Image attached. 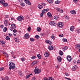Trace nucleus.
I'll return each instance as SVG.
<instances>
[{
  "label": "nucleus",
  "instance_id": "obj_35",
  "mask_svg": "<svg viewBox=\"0 0 80 80\" xmlns=\"http://www.w3.org/2000/svg\"><path fill=\"white\" fill-rule=\"evenodd\" d=\"M60 1H56L55 2L56 4H59L60 3Z\"/></svg>",
  "mask_w": 80,
  "mask_h": 80
},
{
  "label": "nucleus",
  "instance_id": "obj_46",
  "mask_svg": "<svg viewBox=\"0 0 80 80\" xmlns=\"http://www.w3.org/2000/svg\"><path fill=\"white\" fill-rule=\"evenodd\" d=\"M40 16L41 17H43V14L42 13V12L40 14Z\"/></svg>",
  "mask_w": 80,
  "mask_h": 80
},
{
  "label": "nucleus",
  "instance_id": "obj_37",
  "mask_svg": "<svg viewBox=\"0 0 80 80\" xmlns=\"http://www.w3.org/2000/svg\"><path fill=\"white\" fill-rule=\"evenodd\" d=\"M6 39L7 40H10V37L8 36H7L6 38Z\"/></svg>",
  "mask_w": 80,
  "mask_h": 80
},
{
  "label": "nucleus",
  "instance_id": "obj_20",
  "mask_svg": "<svg viewBox=\"0 0 80 80\" xmlns=\"http://www.w3.org/2000/svg\"><path fill=\"white\" fill-rule=\"evenodd\" d=\"M38 8H39V9H41V8H42L43 7L40 4L38 5Z\"/></svg>",
  "mask_w": 80,
  "mask_h": 80
},
{
  "label": "nucleus",
  "instance_id": "obj_33",
  "mask_svg": "<svg viewBox=\"0 0 80 80\" xmlns=\"http://www.w3.org/2000/svg\"><path fill=\"white\" fill-rule=\"evenodd\" d=\"M37 57L39 59H40L41 58V56L40 55V54H38L37 55Z\"/></svg>",
  "mask_w": 80,
  "mask_h": 80
},
{
  "label": "nucleus",
  "instance_id": "obj_11",
  "mask_svg": "<svg viewBox=\"0 0 80 80\" xmlns=\"http://www.w3.org/2000/svg\"><path fill=\"white\" fill-rule=\"evenodd\" d=\"M24 1L26 4H28V5H31V3H30V2L28 0H24Z\"/></svg>",
  "mask_w": 80,
  "mask_h": 80
},
{
  "label": "nucleus",
  "instance_id": "obj_22",
  "mask_svg": "<svg viewBox=\"0 0 80 80\" xmlns=\"http://www.w3.org/2000/svg\"><path fill=\"white\" fill-rule=\"evenodd\" d=\"M49 50H53V47L52 46H50L48 48Z\"/></svg>",
  "mask_w": 80,
  "mask_h": 80
},
{
  "label": "nucleus",
  "instance_id": "obj_59",
  "mask_svg": "<svg viewBox=\"0 0 80 80\" xmlns=\"http://www.w3.org/2000/svg\"><path fill=\"white\" fill-rule=\"evenodd\" d=\"M21 60L22 61H25V58H21Z\"/></svg>",
  "mask_w": 80,
  "mask_h": 80
},
{
  "label": "nucleus",
  "instance_id": "obj_54",
  "mask_svg": "<svg viewBox=\"0 0 80 80\" xmlns=\"http://www.w3.org/2000/svg\"><path fill=\"white\" fill-rule=\"evenodd\" d=\"M73 2H74V3H77L78 2V0H73Z\"/></svg>",
  "mask_w": 80,
  "mask_h": 80
},
{
  "label": "nucleus",
  "instance_id": "obj_45",
  "mask_svg": "<svg viewBox=\"0 0 80 80\" xmlns=\"http://www.w3.org/2000/svg\"><path fill=\"white\" fill-rule=\"evenodd\" d=\"M63 36V35L62 34H60L59 35V36L60 37H62Z\"/></svg>",
  "mask_w": 80,
  "mask_h": 80
},
{
  "label": "nucleus",
  "instance_id": "obj_48",
  "mask_svg": "<svg viewBox=\"0 0 80 80\" xmlns=\"http://www.w3.org/2000/svg\"><path fill=\"white\" fill-rule=\"evenodd\" d=\"M55 67L56 69H59V68H60V67H59V66H56Z\"/></svg>",
  "mask_w": 80,
  "mask_h": 80
},
{
  "label": "nucleus",
  "instance_id": "obj_57",
  "mask_svg": "<svg viewBox=\"0 0 80 80\" xmlns=\"http://www.w3.org/2000/svg\"><path fill=\"white\" fill-rule=\"evenodd\" d=\"M0 28H3V25H1L0 26Z\"/></svg>",
  "mask_w": 80,
  "mask_h": 80
},
{
  "label": "nucleus",
  "instance_id": "obj_27",
  "mask_svg": "<svg viewBox=\"0 0 80 80\" xmlns=\"http://www.w3.org/2000/svg\"><path fill=\"white\" fill-rule=\"evenodd\" d=\"M59 52L60 55H63V52L62 51L60 50Z\"/></svg>",
  "mask_w": 80,
  "mask_h": 80
},
{
  "label": "nucleus",
  "instance_id": "obj_12",
  "mask_svg": "<svg viewBox=\"0 0 80 80\" xmlns=\"http://www.w3.org/2000/svg\"><path fill=\"white\" fill-rule=\"evenodd\" d=\"M24 37H25V38L27 39L28 38H29V37H30V36L29 35V34L27 33V34H26L25 35Z\"/></svg>",
  "mask_w": 80,
  "mask_h": 80
},
{
  "label": "nucleus",
  "instance_id": "obj_30",
  "mask_svg": "<svg viewBox=\"0 0 80 80\" xmlns=\"http://www.w3.org/2000/svg\"><path fill=\"white\" fill-rule=\"evenodd\" d=\"M76 31L78 33H80V29H77Z\"/></svg>",
  "mask_w": 80,
  "mask_h": 80
},
{
  "label": "nucleus",
  "instance_id": "obj_6",
  "mask_svg": "<svg viewBox=\"0 0 80 80\" xmlns=\"http://www.w3.org/2000/svg\"><path fill=\"white\" fill-rule=\"evenodd\" d=\"M44 80H54V79L51 77H49L48 79L45 77L44 78Z\"/></svg>",
  "mask_w": 80,
  "mask_h": 80
},
{
  "label": "nucleus",
  "instance_id": "obj_15",
  "mask_svg": "<svg viewBox=\"0 0 80 80\" xmlns=\"http://www.w3.org/2000/svg\"><path fill=\"white\" fill-rule=\"evenodd\" d=\"M37 61H33L31 65L32 66L34 65H35V64H37Z\"/></svg>",
  "mask_w": 80,
  "mask_h": 80
},
{
  "label": "nucleus",
  "instance_id": "obj_36",
  "mask_svg": "<svg viewBox=\"0 0 80 80\" xmlns=\"http://www.w3.org/2000/svg\"><path fill=\"white\" fill-rule=\"evenodd\" d=\"M76 46L78 48H80V45L79 44H78L76 45Z\"/></svg>",
  "mask_w": 80,
  "mask_h": 80
},
{
  "label": "nucleus",
  "instance_id": "obj_17",
  "mask_svg": "<svg viewBox=\"0 0 80 80\" xmlns=\"http://www.w3.org/2000/svg\"><path fill=\"white\" fill-rule=\"evenodd\" d=\"M68 49V47L67 46H65L62 47V50L63 51H65L66 50H67Z\"/></svg>",
  "mask_w": 80,
  "mask_h": 80
},
{
  "label": "nucleus",
  "instance_id": "obj_40",
  "mask_svg": "<svg viewBox=\"0 0 80 80\" xmlns=\"http://www.w3.org/2000/svg\"><path fill=\"white\" fill-rule=\"evenodd\" d=\"M41 4L43 6H45L46 5V4H45V2H43L41 3Z\"/></svg>",
  "mask_w": 80,
  "mask_h": 80
},
{
  "label": "nucleus",
  "instance_id": "obj_26",
  "mask_svg": "<svg viewBox=\"0 0 80 80\" xmlns=\"http://www.w3.org/2000/svg\"><path fill=\"white\" fill-rule=\"evenodd\" d=\"M0 2L2 4H3L5 3V0H0Z\"/></svg>",
  "mask_w": 80,
  "mask_h": 80
},
{
  "label": "nucleus",
  "instance_id": "obj_50",
  "mask_svg": "<svg viewBox=\"0 0 80 80\" xmlns=\"http://www.w3.org/2000/svg\"><path fill=\"white\" fill-rule=\"evenodd\" d=\"M4 69V68H0V71H2Z\"/></svg>",
  "mask_w": 80,
  "mask_h": 80
},
{
  "label": "nucleus",
  "instance_id": "obj_7",
  "mask_svg": "<svg viewBox=\"0 0 80 80\" xmlns=\"http://www.w3.org/2000/svg\"><path fill=\"white\" fill-rule=\"evenodd\" d=\"M56 9L57 10V11L59 12H60L61 13H63V11L62 10V9H60L58 8H56Z\"/></svg>",
  "mask_w": 80,
  "mask_h": 80
},
{
  "label": "nucleus",
  "instance_id": "obj_44",
  "mask_svg": "<svg viewBox=\"0 0 80 80\" xmlns=\"http://www.w3.org/2000/svg\"><path fill=\"white\" fill-rule=\"evenodd\" d=\"M28 32H30V30H31V28L29 27V28H28L27 29Z\"/></svg>",
  "mask_w": 80,
  "mask_h": 80
},
{
  "label": "nucleus",
  "instance_id": "obj_42",
  "mask_svg": "<svg viewBox=\"0 0 80 80\" xmlns=\"http://www.w3.org/2000/svg\"><path fill=\"white\" fill-rule=\"evenodd\" d=\"M8 36L9 37H12V34H11V33H9L8 34Z\"/></svg>",
  "mask_w": 80,
  "mask_h": 80
},
{
  "label": "nucleus",
  "instance_id": "obj_43",
  "mask_svg": "<svg viewBox=\"0 0 80 80\" xmlns=\"http://www.w3.org/2000/svg\"><path fill=\"white\" fill-rule=\"evenodd\" d=\"M3 3L5 7H7V6H8V4H7V3H5V2H4Z\"/></svg>",
  "mask_w": 80,
  "mask_h": 80
},
{
  "label": "nucleus",
  "instance_id": "obj_25",
  "mask_svg": "<svg viewBox=\"0 0 80 80\" xmlns=\"http://www.w3.org/2000/svg\"><path fill=\"white\" fill-rule=\"evenodd\" d=\"M20 5L22 7H24V6H25V3L23 2H21L20 3Z\"/></svg>",
  "mask_w": 80,
  "mask_h": 80
},
{
  "label": "nucleus",
  "instance_id": "obj_28",
  "mask_svg": "<svg viewBox=\"0 0 80 80\" xmlns=\"http://www.w3.org/2000/svg\"><path fill=\"white\" fill-rule=\"evenodd\" d=\"M47 1L48 3H53V0H47Z\"/></svg>",
  "mask_w": 80,
  "mask_h": 80
},
{
  "label": "nucleus",
  "instance_id": "obj_60",
  "mask_svg": "<svg viewBox=\"0 0 80 80\" xmlns=\"http://www.w3.org/2000/svg\"><path fill=\"white\" fill-rule=\"evenodd\" d=\"M77 62L78 63H80V60H78L77 61Z\"/></svg>",
  "mask_w": 80,
  "mask_h": 80
},
{
  "label": "nucleus",
  "instance_id": "obj_9",
  "mask_svg": "<svg viewBox=\"0 0 80 80\" xmlns=\"http://www.w3.org/2000/svg\"><path fill=\"white\" fill-rule=\"evenodd\" d=\"M78 68V67H77V66H76V65L74 66L72 68V70H73V71H75V70H76Z\"/></svg>",
  "mask_w": 80,
  "mask_h": 80
},
{
  "label": "nucleus",
  "instance_id": "obj_10",
  "mask_svg": "<svg viewBox=\"0 0 80 80\" xmlns=\"http://www.w3.org/2000/svg\"><path fill=\"white\" fill-rule=\"evenodd\" d=\"M49 10V9L47 8L46 9H44L42 11V13H46L47 11H48Z\"/></svg>",
  "mask_w": 80,
  "mask_h": 80
},
{
  "label": "nucleus",
  "instance_id": "obj_5",
  "mask_svg": "<svg viewBox=\"0 0 80 80\" xmlns=\"http://www.w3.org/2000/svg\"><path fill=\"white\" fill-rule=\"evenodd\" d=\"M67 59L68 62H71L72 61V57L68 55L67 57Z\"/></svg>",
  "mask_w": 80,
  "mask_h": 80
},
{
  "label": "nucleus",
  "instance_id": "obj_13",
  "mask_svg": "<svg viewBox=\"0 0 80 80\" xmlns=\"http://www.w3.org/2000/svg\"><path fill=\"white\" fill-rule=\"evenodd\" d=\"M57 59L59 62H61L62 61V58L60 56H58L57 58Z\"/></svg>",
  "mask_w": 80,
  "mask_h": 80
},
{
  "label": "nucleus",
  "instance_id": "obj_53",
  "mask_svg": "<svg viewBox=\"0 0 80 80\" xmlns=\"http://www.w3.org/2000/svg\"><path fill=\"white\" fill-rule=\"evenodd\" d=\"M51 38H52V39H53V40L55 39V38H54V36H53V35L52 36Z\"/></svg>",
  "mask_w": 80,
  "mask_h": 80
},
{
  "label": "nucleus",
  "instance_id": "obj_34",
  "mask_svg": "<svg viewBox=\"0 0 80 80\" xmlns=\"http://www.w3.org/2000/svg\"><path fill=\"white\" fill-rule=\"evenodd\" d=\"M35 37L36 38H37V39H38V38H40V36H39L38 35H36Z\"/></svg>",
  "mask_w": 80,
  "mask_h": 80
},
{
  "label": "nucleus",
  "instance_id": "obj_39",
  "mask_svg": "<svg viewBox=\"0 0 80 80\" xmlns=\"http://www.w3.org/2000/svg\"><path fill=\"white\" fill-rule=\"evenodd\" d=\"M48 43L50 45H51V44H52V42H51V41L48 40Z\"/></svg>",
  "mask_w": 80,
  "mask_h": 80
},
{
  "label": "nucleus",
  "instance_id": "obj_62",
  "mask_svg": "<svg viewBox=\"0 0 80 80\" xmlns=\"http://www.w3.org/2000/svg\"><path fill=\"white\" fill-rule=\"evenodd\" d=\"M14 52H11V55H14Z\"/></svg>",
  "mask_w": 80,
  "mask_h": 80
},
{
  "label": "nucleus",
  "instance_id": "obj_61",
  "mask_svg": "<svg viewBox=\"0 0 80 80\" xmlns=\"http://www.w3.org/2000/svg\"><path fill=\"white\" fill-rule=\"evenodd\" d=\"M45 42L46 43H48V40H46L45 41Z\"/></svg>",
  "mask_w": 80,
  "mask_h": 80
},
{
  "label": "nucleus",
  "instance_id": "obj_41",
  "mask_svg": "<svg viewBox=\"0 0 80 80\" xmlns=\"http://www.w3.org/2000/svg\"><path fill=\"white\" fill-rule=\"evenodd\" d=\"M4 55L5 56V57H8V54H7V53H5L4 52Z\"/></svg>",
  "mask_w": 80,
  "mask_h": 80
},
{
  "label": "nucleus",
  "instance_id": "obj_14",
  "mask_svg": "<svg viewBox=\"0 0 80 80\" xmlns=\"http://www.w3.org/2000/svg\"><path fill=\"white\" fill-rule=\"evenodd\" d=\"M70 13L72 14H73L74 15H75L76 14V12L74 10H72L70 11Z\"/></svg>",
  "mask_w": 80,
  "mask_h": 80
},
{
  "label": "nucleus",
  "instance_id": "obj_16",
  "mask_svg": "<svg viewBox=\"0 0 80 80\" xmlns=\"http://www.w3.org/2000/svg\"><path fill=\"white\" fill-rule=\"evenodd\" d=\"M44 55L45 57H49V53L48 52H45L44 53Z\"/></svg>",
  "mask_w": 80,
  "mask_h": 80
},
{
  "label": "nucleus",
  "instance_id": "obj_52",
  "mask_svg": "<svg viewBox=\"0 0 80 80\" xmlns=\"http://www.w3.org/2000/svg\"><path fill=\"white\" fill-rule=\"evenodd\" d=\"M65 18H66V19L68 20H69V18L67 16H66V17H65Z\"/></svg>",
  "mask_w": 80,
  "mask_h": 80
},
{
  "label": "nucleus",
  "instance_id": "obj_64",
  "mask_svg": "<svg viewBox=\"0 0 80 80\" xmlns=\"http://www.w3.org/2000/svg\"><path fill=\"white\" fill-rule=\"evenodd\" d=\"M7 23V20H5L4 23Z\"/></svg>",
  "mask_w": 80,
  "mask_h": 80
},
{
  "label": "nucleus",
  "instance_id": "obj_51",
  "mask_svg": "<svg viewBox=\"0 0 80 80\" xmlns=\"http://www.w3.org/2000/svg\"><path fill=\"white\" fill-rule=\"evenodd\" d=\"M65 75H66V76H69V74L68 73H65Z\"/></svg>",
  "mask_w": 80,
  "mask_h": 80
},
{
  "label": "nucleus",
  "instance_id": "obj_4",
  "mask_svg": "<svg viewBox=\"0 0 80 80\" xmlns=\"http://www.w3.org/2000/svg\"><path fill=\"white\" fill-rule=\"evenodd\" d=\"M23 16L22 17L21 16H19L17 18V19L18 20V21H22V20H24V18L23 19Z\"/></svg>",
  "mask_w": 80,
  "mask_h": 80
},
{
  "label": "nucleus",
  "instance_id": "obj_56",
  "mask_svg": "<svg viewBox=\"0 0 80 80\" xmlns=\"http://www.w3.org/2000/svg\"><path fill=\"white\" fill-rule=\"evenodd\" d=\"M32 80H36V78L35 77H33Z\"/></svg>",
  "mask_w": 80,
  "mask_h": 80
},
{
  "label": "nucleus",
  "instance_id": "obj_63",
  "mask_svg": "<svg viewBox=\"0 0 80 80\" xmlns=\"http://www.w3.org/2000/svg\"><path fill=\"white\" fill-rule=\"evenodd\" d=\"M13 28H10V30H11V31H13Z\"/></svg>",
  "mask_w": 80,
  "mask_h": 80
},
{
  "label": "nucleus",
  "instance_id": "obj_1",
  "mask_svg": "<svg viewBox=\"0 0 80 80\" xmlns=\"http://www.w3.org/2000/svg\"><path fill=\"white\" fill-rule=\"evenodd\" d=\"M9 70H11V69H14L15 68V63H13V62H10L9 63Z\"/></svg>",
  "mask_w": 80,
  "mask_h": 80
},
{
  "label": "nucleus",
  "instance_id": "obj_23",
  "mask_svg": "<svg viewBox=\"0 0 80 80\" xmlns=\"http://www.w3.org/2000/svg\"><path fill=\"white\" fill-rule=\"evenodd\" d=\"M48 16L49 17H51L52 15V14L50 13V12H48L47 13Z\"/></svg>",
  "mask_w": 80,
  "mask_h": 80
},
{
  "label": "nucleus",
  "instance_id": "obj_21",
  "mask_svg": "<svg viewBox=\"0 0 80 80\" xmlns=\"http://www.w3.org/2000/svg\"><path fill=\"white\" fill-rule=\"evenodd\" d=\"M70 30L71 31H72V32L73 31V30H74V26H71L70 28Z\"/></svg>",
  "mask_w": 80,
  "mask_h": 80
},
{
  "label": "nucleus",
  "instance_id": "obj_24",
  "mask_svg": "<svg viewBox=\"0 0 80 80\" xmlns=\"http://www.w3.org/2000/svg\"><path fill=\"white\" fill-rule=\"evenodd\" d=\"M37 30L38 32H40L41 31V28L40 27H38L37 28Z\"/></svg>",
  "mask_w": 80,
  "mask_h": 80
},
{
  "label": "nucleus",
  "instance_id": "obj_19",
  "mask_svg": "<svg viewBox=\"0 0 80 80\" xmlns=\"http://www.w3.org/2000/svg\"><path fill=\"white\" fill-rule=\"evenodd\" d=\"M15 42H17V43H18L20 42V40L18 39V38H15Z\"/></svg>",
  "mask_w": 80,
  "mask_h": 80
},
{
  "label": "nucleus",
  "instance_id": "obj_18",
  "mask_svg": "<svg viewBox=\"0 0 80 80\" xmlns=\"http://www.w3.org/2000/svg\"><path fill=\"white\" fill-rule=\"evenodd\" d=\"M11 27L12 28H16V26H15V24H12L11 25Z\"/></svg>",
  "mask_w": 80,
  "mask_h": 80
},
{
  "label": "nucleus",
  "instance_id": "obj_38",
  "mask_svg": "<svg viewBox=\"0 0 80 80\" xmlns=\"http://www.w3.org/2000/svg\"><path fill=\"white\" fill-rule=\"evenodd\" d=\"M62 40L64 42H67V39H63Z\"/></svg>",
  "mask_w": 80,
  "mask_h": 80
},
{
  "label": "nucleus",
  "instance_id": "obj_2",
  "mask_svg": "<svg viewBox=\"0 0 80 80\" xmlns=\"http://www.w3.org/2000/svg\"><path fill=\"white\" fill-rule=\"evenodd\" d=\"M42 69L38 68L37 66L36 67L35 70H34V72L35 74H38L41 72Z\"/></svg>",
  "mask_w": 80,
  "mask_h": 80
},
{
  "label": "nucleus",
  "instance_id": "obj_47",
  "mask_svg": "<svg viewBox=\"0 0 80 80\" xmlns=\"http://www.w3.org/2000/svg\"><path fill=\"white\" fill-rule=\"evenodd\" d=\"M13 32H14V33H16L17 32V30L16 29H14L13 30Z\"/></svg>",
  "mask_w": 80,
  "mask_h": 80
},
{
  "label": "nucleus",
  "instance_id": "obj_49",
  "mask_svg": "<svg viewBox=\"0 0 80 80\" xmlns=\"http://www.w3.org/2000/svg\"><path fill=\"white\" fill-rule=\"evenodd\" d=\"M36 58V57L35 56H32L31 58L32 59H35Z\"/></svg>",
  "mask_w": 80,
  "mask_h": 80
},
{
  "label": "nucleus",
  "instance_id": "obj_55",
  "mask_svg": "<svg viewBox=\"0 0 80 80\" xmlns=\"http://www.w3.org/2000/svg\"><path fill=\"white\" fill-rule=\"evenodd\" d=\"M30 77V75H28L26 76V78H28Z\"/></svg>",
  "mask_w": 80,
  "mask_h": 80
},
{
  "label": "nucleus",
  "instance_id": "obj_58",
  "mask_svg": "<svg viewBox=\"0 0 80 80\" xmlns=\"http://www.w3.org/2000/svg\"><path fill=\"white\" fill-rule=\"evenodd\" d=\"M6 18H9V15H6Z\"/></svg>",
  "mask_w": 80,
  "mask_h": 80
},
{
  "label": "nucleus",
  "instance_id": "obj_8",
  "mask_svg": "<svg viewBox=\"0 0 80 80\" xmlns=\"http://www.w3.org/2000/svg\"><path fill=\"white\" fill-rule=\"evenodd\" d=\"M58 25L59 27H62L63 26V23L62 22L58 23Z\"/></svg>",
  "mask_w": 80,
  "mask_h": 80
},
{
  "label": "nucleus",
  "instance_id": "obj_29",
  "mask_svg": "<svg viewBox=\"0 0 80 80\" xmlns=\"http://www.w3.org/2000/svg\"><path fill=\"white\" fill-rule=\"evenodd\" d=\"M18 73L20 76H21V77H22V76H23V73H22V72L20 71Z\"/></svg>",
  "mask_w": 80,
  "mask_h": 80
},
{
  "label": "nucleus",
  "instance_id": "obj_3",
  "mask_svg": "<svg viewBox=\"0 0 80 80\" xmlns=\"http://www.w3.org/2000/svg\"><path fill=\"white\" fill-rule=\"evenodd\" d=\"M50 25H51L56 26L57 25V23L54 21H51L49 23Z\"/></svg>",
  "mask_w": 80,
  "mask_h": 80
},
{
  "label": "nucleus",
  "instance_id": "obj_32",
  "mask_svg": "<svg viewBox=\"0 0 80 80\" xmlns=\"http://www.w3.org/2000/svg\"><path fill=\"white\" fill-rule=\"evenodd\" d=\"M7 28L6 27L4 28L3 29V32H7Z\"/></svg>",
  "mask_w": 80,
  "mask_h": 80
},
{
  "label": "nucleus",
  "instance_id": "obj_31",
  "mask_svg": "<svg viewBox=\"0 0 80 80\" xmlns=\"http://www.w3.org/2000/svg\"><path fill=\"white\" fill-rule=\"evenodd\" d=\"M30 42H34L35 41V39L33 38H30Z\"/></svg>",
  "mask_w": 80,
  "mask_h": 80
}]
</instances>
